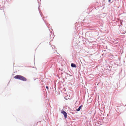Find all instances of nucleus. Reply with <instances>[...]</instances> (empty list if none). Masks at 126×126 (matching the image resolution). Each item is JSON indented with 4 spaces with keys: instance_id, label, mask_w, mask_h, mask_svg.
<instances>
[{
    "instance_id": "nucleus-1",
    "label": "nucleus",
    "mask_w": 126,
    "mask_h": 126,
    "mask_svg": "<svg viewBox=\"0 0 126 126\" xmlns=\"http://www.w3.org/2000/svg\"><path fill=\"white\" fill-rule=\"evenodd\" d=\"M14 78L15 79H18L23 81H27V79L24 77L20 75H17L15 76Z\"/></svg>"
},
{
    "instance_id": "nucleus-2",
    "label": "nucleus",
    "mask_w": 126,
    "mask_h": 126,
    "mask_svg": "<svg viewBox=\"0 0 126 126\" xmlns=\"http://www.w3.org/2000/svg\"><path fill=\"white\" fill-rule=\"evenodd\" d=\"M61 113H62L63 114L65 118H66L67 117V114L64 111V110H62L61 111Z\"/></svg>"
},
{
    "instance_id": "nucleus-3",
    "label": "nucleus",
    "mask_w": 126,
    "mask_h": 126,
    "mask_svg": "<svg viewBox=\"0 0 126 126\" xmlns=\"http://www.w3.org/2000/svg\"><path fill=\"white\" fill-rule=\"evenodd\" d=\"M71 66L72 67H73L76 68L77 67L76 65L75 64L73 63H71Z\"/></svg>"
},
{
    "instance_id": "nucleus-4",
    "label": "nucleus",
    "mask_w": 126,
    "mask_h": 126,
    "mask_svg": "<svg viewBox=\"0 0 126 126\" xmlns=\"http://www.w3.org/2000/svg\"><path fill=\"white\" fill-rule=\"evenodd\" d=\"M82 106V105H81L80 106H79V108L77 109V111H79L81 109V107Z\"/></svg>"
},
{
    "instance_id": "nucleus-5",
    "label": "nucleus",
    "mask_w": 126,
    "mask_h": 126,
    "mask_svg": "<svg viewBox=\"0 0 126 126\" xmlns=\"http://www.w3.org/2000/svg\"><path fill=\"white\" fill-rule=\"evenodd\" d=\"M46 88H47V89L48 90V86H46Z\"/></svg>"
},
{
    "instance_id": "nucleus-6",
    "label": "nucleus",
    "mask_w": 126,
    "mask_h": 126,
    "mask_svg": "<svg viewBox=\"0 0 126 126\" xmlns=\"http://www.w3.org/2000/svg\"><path fill=\"white\" fill-rule=\"evenodd\" d=\"M110 0H109V2H110Z\"/></svg>"
}]
</instances>
